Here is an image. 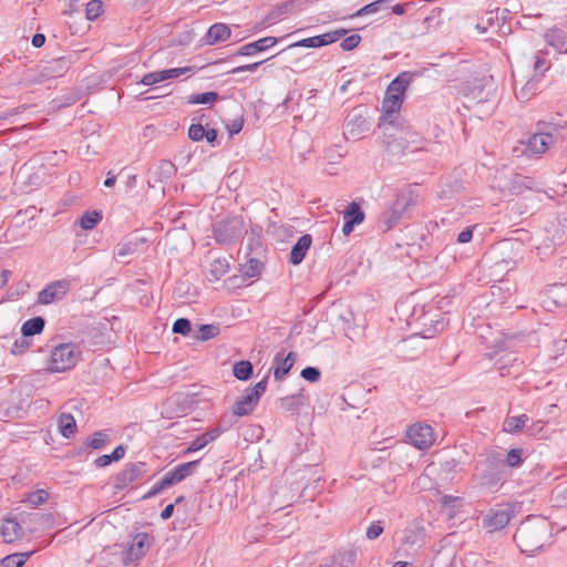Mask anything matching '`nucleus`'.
Masks as SVG:
<instances>
[{
	"label": "nucleus",
	"mask_w": 567,
	"mask_h": 567,
	"mask_svg": "<svg viewBox=\"0 0 567 567\" xmlns=\"http://www.w3.org/2000/svg\"><path fill=\"white\" fill-rule=\"evenodd\" d=\"M551 537L550 523L543 516H528L517 527L514 542L523 554L533 555Z\"/></svg>",
	"instance_id": "nucleus-1"
},
{
	"label": "nucleus",
	"mask_w": 567,
	"mask_h": 567,
	"mask_svg": "<svg viewBox=\"0 0 567 567\" xmlns=\"http://www.w3.org/2000/svg\"><path fill=\"white\" fill-rule=\"evenodd\" d=\"M507 474L502 454L491 452L476 463L474 480L482 488L494 493L506 482Z\"/></svg>",
	"instance_id": "nucleus-2"
},
{
	"label": "nucleus",
	"mask_w": 567,
	"mask_h": 567,
	"mask_svg": "<svg viewBox=\"0 0 567 567\" xmlns=\"http://www.w3.org/2000/svg\"><path fill=\"white\" fill-rule=\"evenodd\" d=\"M72 54H69L50 61H42L35 69L25 72L24 81L29 84H40L63 76L72 65Z\"/></svg>",
	"instance_id": "nucleus-3"
},
{
	"label": "nucleus",
	"mask_w": 567,
	"mask_h": 567,
	"mask_svg": "<svg viewBox=\"0 0 567 567\" xmlns=\"http://www.w3.org/2000/svg\"><path fill=\"white\" fill-rule=\"evenodd\" d=\"M343 134L347 140H360L371 128L369 109L364 105L353 107L346 116Z\"/></svg>",
	"instance_id": "nucleus-4"
},
{
	"label": "nucleus",
	"mask_w": 567,
	"mask_h": 567,
	"mask_svg": "<svg viewBox=\"0 0 567 567\" xmlns=\"http://www.w3.org/2000/svg\"><path fill=\"white\" fill-rule=\"evenodd\" d=\"M79 354L74 343H61L54 347L48 370L53 373L69 371L75 367Z\"/></svg>",
	"instance_id": "nucleus-5"
},
{
	"label": "nucleus",
	"mask_w": 567,
	"mask_h": 567,
	"mask_svg": "<svg viewBox=\"0 0 567 567\" xmlns=\"http://www.w3.org/2000/svg\"><path fill=\"white\" fill-rule=\"evenodd\" d=\"M245 233V223L241 216L227 217L214 225V237L218 244L228 245Z\"/></svg>",
	"instance_id": "nucleus-6"
},
{
	"label": "nucleus",
	"mask_w": 567,
	"mask_h": 567,
	"mask_svg": "<svg viewBox=\"0 0 567 567\" xmlns=\"http://www.w3.org/2000/svg\"><path fill=\"white\" fill-rule=\"evenodd\" d=\"M148 464L145 462H131L117 472L113 477V487L116 491L127 488L132 483L142 480L148 472Z\"/></svg>",
	"instance_id": "nucleus-7"
},
{
	"label": "nucleus",
	"mask_w": 567,
	"mask_h": 567,
	"mask_svg": "<svg viewBox=\"0 0 567 567\" xmlns=\"http://www.w3.org/2000/svg\"><path fill=\"white\" fill-rule=\"evenodd\" d=\"M513 517L514 511L509 505H496L484 515L482 524L493 533L503 529Z\"/></svg>",
	"instance_id": "nucleus-8"
},
{
	"label": "nucleus",
	"mask_w": 567,
	"mask_h": 567,
	"mask_svg": "<svg viewBox=\"0 0 567 567\" xmlns=\"http://www.w3.org/2000/svg\"><path fill=\"white\" fill-rule=\"evenodd\" d=\"M150 537V534L145 532L134 536L131 546L123 551L122 561L125 566L137 564L147 554L151 547Z\"/></svg>",
	"instance_id": "nucleus-9"
},
{
	"label": "nucleus",
	"mask_w": 567,
	"mask_h": 567,
	"mask_svg": "<svg viewBox=\"0 0 567 567\" xmlns=\"http://www.w3.org/2000/svg\"><path fill=\"white\" fill-rule=\"evenodd\" d=\"M70 288L71 281L66 278L52 281L38 293V302L50 305L60 301L65 297Z\"/></svg>",
	"instance_id": "nucleus-10"
},
{
	"label": "nucleus",
	"mask_w": 567,
	"mask_h": 567,
	"mask_svg": "<svg viewBox=\"0 0 567 567\" xmlns=\"http://www.w3.org/2000/svg\"><path fill=\"white\" fill-rule=\"evenodd\" d=\"M348 33V30L346 29H338L334 31H330L323 34L306 38L302 40H299L295 43H291L287 47V49H292L297 47L301 48H321L329 45L331 43L337 42L341 38H343Z\"/></svg>",
	"instance_id": "nucleus-11"
},
{
	"label": "nucleus",
	"mask_w": 567,
	"mask_h": 567,
	"mask_svg": "<svg viewBox=\"0 0 567 567\" xmlns=\"http://www.w3.org/2000/svg\"><path fill=\"white\" fill-rule=\"evenodd\" d=\"M408 436L419 450L429 449L434 442L433 429L429 424L415 423L409 427Z\"/></svg>",
	"instance_id": "nucleus-12"
},
{
	"label": "nucleus",
	"mask_w": 567,
	"mask_h": 567,
	"mask_svg": "<svg viewBox=\"0 0 567 567\" xmlns=\"http://www.w3.org/2000/svg\"><path fill=\"white\" fill-rule=\"evenodd\" d=\"M548 141V134L535 132L530 137H528L526 142H522V153L528 157L539 156L544 154L551 145V143Z\"/></svg>",
	"instance_id": "nucleus-13"
},
{
	"label": "nucleus",
	"mask_w": 567,
	"mask_h": 567,
	"mask_svg": "<svg viewBox=\"0 0 567 567\" xmlns=\"http://www.w3.org/2000/svg\"><path fill=\"white\" fill-rule=\"evenodd\" d=\"M297 359L295 352H289L287 355L284 352H278L272 360V365L269 371H274V378L276 381H282L289 371L292 369Z\"/></svg>",
	"instance_id": "nucleus-14"
},
{
	"label": "nucleus",
	"mask_w": 567,
	"mask_h": 567,
	"mask_svg": "<svg viewBox=\"0 0 567 567\" xmlns=\"http://www.w3.org/2000/svg\"><path fill=\"white\" fill-rule=\"evenodd\" d=\"M279 42V38L265 37L254 42L241 45L233 55L234 56H251L259 52H264Z\"/></svg>",
	"instance_id": "nucleus-15"
},
{
	"label": "nucleus",
	"mask_w": 567,
	"mask_h": 567,
	"mask_svg": "<svg viewBox=\"0 0 567 567\" xmlns=\"http://www.w3.org/2000/svg\"><path fill=\"white\" fill-rule=\"evenodd\" d=\"M417 193L411 187H406L398 193L391 207L406 215L411 207L417 204Z\"/></svg>",
	"instance_id": "nucleus-16"
},
{
	"label": "nucleus",
	"mask_w": 567,
	"mask_h": 567,
	"mask_svg": "<svg viewBox=\"0 0 567 567\" xmlns=\"http://www.w3.org/2000/svg\"><path fill=\"white\" fill-rule=\"evenodd\" d=\"M544 39L558 53H567V33L565 30L553 27L545 32Z\"/></svg>",
	"instance_id": "nucleus-17"
},
{
	"label": "nucleus",
	"mask_w": 567,
	"mask_h": 567,
	"mask_svg": "<svg viewBox=\"0 0 567 567\" xmlns=\"http://www.w3.org/2000/svg\"><path fill=\"white\" fill-rule=\"evenodd\" d=\"M357 559V553L353 549L339 550L331 557L321 563L318 567H352Z\"/></svg>",
	"instance_id": "nucleus-18"
},
{
	"label": "nucleus",
	"mask_w": 567,
	"mask_h": 567,
	"mask_svg": "<svg viewBox=\"0 0 567 567\" xmlns=\"http://www.w3.org/2000/svg\"><path fill=\"white\" fill-rule=\"evenodd\" d=\"M312 244V237L309 234L302 235L297 243L292 246L289 254V262L293 266H297L302 262L305 259L307 251L309 250Z\"/></svg>",
	"instance_id": "nucleus-19"
},
{
	"label": "nucleus",
	"mask_w": 567,
	"mask_h": 567,
	"mask_svg": "<svg viewBox=\"0 0 567 567\" xmlns=\"http://www.w3.org/2000/svg\"><path fill=\"white\" fill-rule=\"evenodd\" d=\"M0 535L4 543H12L23 536V528L14 518L3 519Z\"/></svg>",
	"instance_id": "nucleus-20"
},
{
	"label": "nucleus",
	"mask_w": 567,
	"mask_h": 567,
	"mask_svg": "<svg viewBox=\"0 0 567 567\" xmlns=\"http://www.w3.org/2000/svg\"><path fill=\"white\" fill-rule=\"evenodd\" d=\"M293 1H284L281 3L276 4L269 13L258 23L255 29L260 30L274 23L276 20L286 16L290 8L292 7Z\"/></svg>",
	"instance_id": "nucleus-21"
},
{
	"label": "nucleus",
	"mask_w": 567,
	"mask_h": 567,
	"mask_svg": "<svg viewBox=\"0 0 567 567\" xmlns=\"http://www.w3.org/2000/svg\"><path fill=\"white\" fill-rule=\"evenodd\" d=\"M258 400L246 389L244 394L234 403L233 410L238 416L250 414L257 406Z\"/></svg>",
	"instance_id": "nucleus-22"
},
{
	"label": "nucleus",
	"mask_w": 567,
	"mask_h": 567,
	"mask_svg": "<svg viewBox=\"0 0 567 567\" xmlns=\"http://www.w3.org/2000/svg\"><path fill=\"white\" fill-rule=\"evenodd\" d=\"M231 30L225 23H215L209 27L206 33V43L214 45L219 42H224L230 38Z\"/></svg>",
	"instance_id": "nucleus-23"
},
{
	"label": "nucleus",
	"mask_w": 567,
	"mask_h": 567,
	"mask_svg": "<svg viewBox=\"0 0 567 567\" xmlns=\"http://www.w3.org/2000/svg\"><path fill=\"white\" fill-rule=\"evenodd\" d=\"M246 259V262L240 265L241 277L249 279L260 276L264 262L259 259V256H249Z\"/></svg>",
	"instance_id": "nucleus-24"
},
{
	"label": "nucleus",
	"mask_w": 567,
	"mask_h": 567,
	"mask_svg": "<svg viewBox=\"0 0 567 567\" xmlns=\"http://www.w3.org/2000/svg\"><path fill=\"white\" fill-rule=\"evenodd\" d=\"M401 106H402L401 104H399L394 101L383 99V102H382L383 113L380 117L379 126H382L385 124L393 125L395 123L396 116L399 115Z\"/></svg>",
	"instance_id": "nucleus-25"
},
{
	"label": "nucleus",
	"mask_w": 567,
	"mask_h": 567,
	"mask_svg": "<svg viewBox=\"0 0 567 567\" xmlns=\"http://www.w3.org/2000/svg\"><path fill=\"white\" fill-rule=\"evenodd\" d=\"M45 327V319L41 316L33 317L23 322L21 327V334L27 338L40 334Z\"/></svg>",
	"instance_id": "nucleus-26"
},
{
	"label": "nucleus",
	"mask_w": 567,
	"mask_h": 567,
	"mask_svg": "<svg viewBox=\"0 0 567 567\" xmlns=\"http://www.w3.org/2000/svg\"><path fill=\"white\" fill-rule=\"evenodd\" d=\"M306 403V396L302 392L284 396L279 400L280 409L286 412L297 413Z\"/></svg>",
	"instance_id": "nucleus-27"
},
{
	"label": "nucleus",
	"mask_w": 567,
	"mask_h": 567,
	"mask_svg": "<svg viewBox=\"0 0 567 567\" xmlns=\"http://www.w3.org/2000/svg\"><path fill=\"white\" fill-rule=\"evenodd\" d=\"M414 74L408 71L398 74L388 86L389 92L404 95L406 87L412 82Z\"/></svg>",
	"instance_id": "nucleus-28"
},
{
	"label": "nucleus",
	"mask_w": 567,
	"mask_h": 567,
	"mask_svg": "<svg viewBox=\"0 0 567 567\" xmlns=\"http://www.w3.org/2000/svg\"><path fill=\"white\" fill-rule=\"evenodd\" d=\"M126 447L122 444L117 445L111 454H104L94 460V465L97 468L106 467L113 462H118L125 456Z\"/></svg>",
	"instance_id": "nucleus-29"
},
{
	"label": "nucleus",
	"mask_w": 567,
	"mask_h": 567,
	"mask_svg": "<svg viewBox=\"0 0 567 567\" xmlns=\"http://www.w3.org/2000/svg\"><path fill=\"white\" fill-rule=\"evenodd\" d=\"M110 442L107 430L96 431L92 433L84 442L83 449L101 450Z\"/></svg>",
	"instance_id": "nucleus-30"
},
{
	"label": "nucleus",
	"mask_w": 567,
	"mask_h": 567,
	"mask_svg": "<svg viewBox=\"0 0 567 567\" xmlns=\"http://www.w3.org/2000/svg\"><path fill=\"white\" fill-rule=\"evenodd\" d=\"M217 437H218V432L217 431L208 430L207 432L198 435L189 444V446L185 450V454H188V453H192V452H197V451L204 449L206 445H208L210 442H213Z\"/></svg>",
	"instance_id": "nucleus-31"
},
{
	"label": "nucleus",
	"mask_w": 567,
	"mask_h": 567,
	"mask_svg": "<svg viewBox=\"0 0 567 567\" xmlns=\"http://www.w3.org/2000/svg\"><path fill=\"white\" fill-rule=\"evenodd\" d=\"M59 429L65 439L72 437L78 431L74 416L71 413H62L59 417Z\"/></svg>",
	"instance_id": "nucleus-32"
},
{
	"label": "nucleus",
	"mask_w": 567,
	"mask_h": 567,
	"mask_svg": "<svg viewBox=\"0 0 567 567\" xmlns=\"http://www.w3.org/2000/svg\"><path fill=\"white\" fill-rule=\"evenodd\" d=\"M343 220H348L354 226L360 225L364 220V212L358 203L352 202L343 212Z\"/></svg>",
	"instance_id": "nucleus-33"
},
{
	"label": "nucleus",
	"mask_w": 567,
	"mask_h": 567,
	"mask_svg": "<svg viewBox=\"0 0 567 567\" xmlns=\"http://www.w3.org/2000/svg\"><path fill=\"white\" fill-rule=\"evenodd\" d=\"M218 324H200L197 330H194L192 338L198 341H207L219 334Z\"/></svg>",
	"instance_id": "nucleus-34"
},
{
	"label": "nucleus",
	"mask_w": 567,
	"mask_h": 567,
	"mask_svg": "<svg viewBox=\"0 0 567 567\" xmlns=\"http://www.w3.org/2000/svg\"><path fill=\"white\" fill-rule=\"evenodd\" d=\"M233 374L240 381H248L254 374V365L247 360L238 361L233 367Z\"/></svg>",
	"instance_id": "nucleus-35"
},
{
	"label": "nucleus",
	"mask_w": 567,
	"mask_h": 567,
	"mask_svg": "<svg viewBox=\"0 0 567 567\" xmlns=\"http://www.w3.org/2000/svg\"><path fill=\"white\" fill-rule=\"evenodd\" d=\"M529 417L526 414H520L517 416H507L504 421V431L508 433H518L523 430L525 424L528 422Z\"/></svg>",
	"instance_id": "nucleus-36"
},
{
	"label": "nucleus",
	"mask_w": 567,
	"mask_h": 567,
	"mask_svg": "<svg viewBox=\"0 0 567 567\" xmlns=\"http://www.w3.org/2000/svg\"><path fill=\"white\" fill-rule=\"evenodd\" d=\"M443 12L442 8H434L431 13L424 18L422 22V31L421 34L429 33L433 30H436L442 24V21L437 20V18Z\"/></svg>",
	"instance_id": "nucleus-37"
},
{
	"label": "nucleus",
	"mask_w": 567,
	"mask_h": 567,
	"mask_svg": "<svg viewBox=\"0 0 567 567\" xmlns=\"http://www.w3.org/2000/svg\"><path fill=\"white\" fill-rule=\"evenodd\" d=\"M32 553H14L0 559V567H22Z\"/></svg>",
	"instance_id": "nucleus-38"
},
{
	"label": "nucleus",
	"mask_w": 567,
	"mask_h": 567,
	"mask_svg": "<svg viewBox=\"0 0 567 567\" xmlns=\"http://www.w3.org/2000/svg\"><path fill=\"white\" fill-rule=\"evenodd\" d=\"M405 215L391 207L389 210L381 215L380 223L384 225L383 231H388L395 227L398 223L404 218Z\"/></svg>",
	"instance_id": "nucleus-39"
},
{
	"label": "nucleus",
	"mask_w": 567,
	"mask_h": 567,
	"mask_svg": "<svg viewBox=\"0 0 567 567\" xmlns=\"http://www.w3.org/2000/svg\"><path fill=\"white\" fill-rule=\"evenodd\" d=\"M405 215L391 207L389 210L381 215L380 223L384 225L383 231H388L395 227L398 223L404 218Z\"/></svg>",
	"instance_id": "nucleus-40"
},
{
	"label": "nucleus",
	"mask_w": 567,
	"mask_h": 567,
	"mask_svg": "<svg viewBox=\"0 0 567 567\" xmlns=\"http://www.w3.org/2000/svg\"><path fill=\"white\" fill-rule=\"evenodd\" d=\"M559 128H563V126L551 123V122L538 121L536 123V132L548 134V137H549L548 142L551 144H554L557 141V138H558L557 133H558Z\"/></svg>",
	"instance_id": "nucleus-41"
},
{
	"label": "nucleus",
	"mask_w": 567,
	"mask_h": 567,
	"mask_svg": "<svg viewBox=\"0 0 567 567\" xmlns=\"http://www.w3.org/2000/svg\"><path fill=\"white\" fill-rule=\"evenodd\" d=\"M390 1L391 0H375V1H372V2L363 6L362 8H360L354 13L350 14L349 18L353 19V18H358V17H363V16L377 13L378 11H380L383 8L384 4L389 3Z\"/></svg>",
	"instance_id": "nucleus-42"
},
{
	"label": "nucleus",
	"mask_w": 567,
	"mask_h": 567,
	"mask_svg": "<svg viewBox=\"0 0 567 567\" xmlns=\"http://www.w3.org/2000/svg\"><path fill=\"white\" fill-rule=\"evenodd\" d=\"M424 530L420 527H410L404 530V544L412 546H421L423 543Z\"/></svg>",
	"instance_id": "nucleus-43"
},
{
	"label": "nucleus",
	"mask_w": 567,
	"mask_h": 567,
	"mask_svg": "<svg viewBox=\"0 0 567 567\" xmlns=\"http://www.w3.org/2000/svg\"><path fill=\"white\" fill-rule=\"evenodd\" d=\"M219 94L214 91L204 93H196L188 96L187 102L189 104H212L219 100Z\"/></svg>",
	"instance_id": "nucleus-44"
},
{
	"label": "nucleus",
	"mask_w": 567,
	"mask_h": 567,
	"mask_svg": "<svg viewBox=\"0 0 567 567\" xmlns=\"http://www.w3.org/2000/svg\"><path fill=\"white\" fill-rule=\"evenodd\" d=\"M102 220V214L97 210L85 212L80 218L82 229H93Z\"/></svg>",
	"instance_id": "nucleus-45"
},
{
	"label": "nucleus",
	"mask_w": 567,
	"mask_h": 567,
	"mask_svg": "<svg viewBox=\"0 0 567 567\" xmlns=\"http://www.w3.org/2000/svg\"><path fill=\"white\" fill-rule=\"evenodd\" d=\"M239 416L237 414H235V411L231 410V412L229 413H224L217 424L216 427H213L210 429V431H217L218 432V436L228 431L234 424L237 423V419Z\"/></svg>",
	"instance_id": "nucleus-46"
},
{
	"label": "nucleus",
	"mask_w": 567,
	"mask_h": 567,
	"mask_svg": "<svg viewBox=\"0 0 567 567\" xmlns=\"http://www.w3.org/2000/svg\"><path fill=\"white\" fill-rule=\"evenodd\" d=\"M506 468L507 467H519L524 462V449L516 447L508 451L505 458H503Z\"/></svg>",
	"instance_id": "nucleus-47"
},
{
	"label": "nucleus",
	"mask_w": 567,
	"mask_h": 567,
	"mask_svg": "<svg viewBox=\"0 0 567 567\" xmlns=\"http://www.w3.org/2000/svg\"><path fill=\"white\" fill-rule=\"evenodd\" d=\"M229 270V264L226 259H216L210 264V276L215 280H219Z\"/></svg>",
	"instance_id": "nucleus-48"
},
{
	"label": "nucleus",
	"mask_w": 567,
	"mask_h": 567,
	"mask_svg": "<svg viewBox=\"0 0 567 567\" xmlns=\"http://www.w3.org/2000/svg\"><path fill=\"white\" fill-rule=\"evenodd\" d=\"M156 173L158 175V178L161 181L163 179H168L171 178L173 175H175L176 173V167L175 165L171 162V161H167V159H162L158 165H157V168H156Z\"/></svg>",
	"instance_id": "nucleus-49"
},
{
	"label": "nucleus",
	"mask_w": 567,
	"mask_h": 567,
	"mask_svg": "<svg viewBox=\"0 0 567 567\" xmlns=\"http://www.w3.org/2000/svg\"><path fill=\"white\" fill-rule=\"evenodd\" d=\"M31 346H32V341L29 338L23 337L21 334V338L17 339L12 343L10 352H11V354H13L16 357L22 355L31 348Z\"/></svg>",
	"instance_id": "nucleus-50"
},
{
	"label": "nucleus",
	"mask_w": 567,
	"mask_h": 567,
	"mask_svg": "<svg viewBox=\"0 0 567 567\" xmlns=\"http://www.w3.org/2000/svg\"><path fill=\"white\" fill-rule=\"evenodd\" d=\"M555 505L559 507L567 506V484L557 485L551 493Z\"/></svg>",
	"instance_id": "nucleus-51"
},
{
	"label": "nucleus",
	"mask_w": 567,
	"mask_h": 567,
	"mask_svg": "<svg viewBox=\"0 0 567 567\" xmlns=\"http://www.w3.org/2000/svg\"><path fill=\"white\" fill-rule=\"evenodd\" d=\"M172 331L176 334L188 336L193 333L192 322L187 318H178L173 323Z\"/></svg>",
	"instance_id": "nucleus-52"
},
{
	"label": "nucleus",
	"mask_w": 567,
	"mask_h": 567,
	"mask_svg": "<svg viewBox=\"0 0 567 567\" xmlns=\"http://www.w3.org/2000/svg\"><path fill=\"white\" fill-rule=\"evenodd\" d=\"M200 460L186 462L177 465L174 470L182 481H184L187 476H189L199 465Z\"/></svg>",
	"instance_id": "nucleus-53"
},
{
	"label": "nucleus",
	"mask_w": 567,
	"mask_h": 567,
	"mask_svg": "<svg viewBox=\"0 0 567 567\" xmlns=\"http://www.w3.org/2000/svg\"><path fill=\"white\" fill-rule=\"evenodd\" d=\"M49 498V493L44 489H38L28 494L25 502L33 507L44 504Z\"/></svg>",
	"instance_id": "nucleus-54"
},
{
	"label": "nucleus",
	"mask_w": 567,
	"mask_h": 567,
	"mask_svg": "<svg viewBox=\"0 0 567 567\" xmlns=\"http://www.w3.org/2000/svg\"><path fill=\"white\" fill-rule=\"evenodd\" d=\"M138 244L136 241H123L117 245L116 256L117 257H126L128 255H133L137 250Z\"/></svg>",
	"instance_id": "nucleus-55"
},
{
	"label": "nucleus",
	"mask_w": 567,
	"mask_h": 567,
	"mask_svg": "<svg viewBox=\"0 0 567 567\" xmlns=\"http://www.w3.org/2000/svg\"><path fill=\"white\" fill-rule=\"evenodd\" d=\"M246 250L245 257L260 256L264 252V247L259 238L250 237Z\"/></svg>",
	"instance_id": "nucleus-56"
},
{
	"label": "nucleus",
	"mask_w": 567,
	"mask_h": 567,
	"mask_svg": "<svg viewBox=\"0 0 567 567\" xmlns=\"http://www.w3.org/2000/svg\"><path fill=\"white\" fill-rule=\"evenodd\" d=\"M86 18L91 21L97 19L102 13V1L101 0H91L86 4Z\"/></svg>",
	"instance_id": "nucleus-57"
},
{
	"label": "nucleus",
	"mask_w": 567,
	"mask_h": 567,
	"mask_svg": "<svg viewBox=\"0 0 567 567\" xmlns=\"http://www.w3.org/2000/svg\"><path fill=\"white\" fill-rule=\"evenodd\" d=\"M205 131L200 121L198 123H192L188 128V137L194 142H200L204 138Z\"/></svg>",
	"instance_id": "nucleus-58"
},
{
	"label": "nucleus",
	"mask_w": 567,
	"mask_h": 567,
	"mask_svg": "<svg viewBox=\"0 0 567 567\" xmlns=\"http://www.w3.org/2000/svg\"><path fill=\"white\" fill-rule=\"evenodd\" d=\"M269 374H270V371L266 374V377L260 380L259 382H257L255 384V386L252 388H247V390L254 395L255 399H257L258 401L260 400L261 395L265 393L266 389H267V384H268V379H269Z\"/></svg>",
	"instance_id": "nucleus-59"
},
{
	"label": "nucleus",
	"mask_w": 567,
	"mask_h": 567,
	"mask_svg": "<svg viewBox=\"0 0 567 567\" xmlns=\"http://www.w3.org/2000/svg\"><path fill=\"white\" fill-rule=\"evenodd\" d=\"M300 375L309 382H317L321 378V371L316 367H306L301 370Z\"/></svg>",
	"instance_id": "nucleus-60"
},
{
	"label": "nucleus",
	"mask_w": 567,
	"mask_h": 567,
	"mask_svg": "<svg viewBox=\"0 0 567 567\" xmlns=\"http://www.w3.org/2000/svg\"><path fill=\"white\" fill-rule=\"evenodd\" d=\"M361 42V37L359 34H351L342 40L340 47L343 51H351L355 49Z\"/></svg>",
	"instance_id": "nucleus-61"
},
{
	"label": "nucleus",
	"mask_w": 567,
	"mask_h": 567,
	"mask_svg": "<svg viewBox=\"0 0 567 567\" xmlns=\"http://www.w3.org/2000/svg\"><path fill=\"white\" fill-rule=\"evenodd\" d=\"M163 81H164V79L162 76V71H154V72L144 74L141 80V83L143 85L148 86V85H154V84L163 82Z\"/></svg>",
	"instance_id": "nucleus-62"
},
{
	"label": "nucleus",
	"mask_w": 567,
	"mask_h": 567,
	"mask_svg": "<svg viewBox=\"0 0 567 567\" xmlns=\"http://www.w3.org/2000/svg\"><path fill=\"white\" fill-rule=\"evenodd\" d=\"M532 184H533L532 178L516 175L513 179V189H515L519 193V192H522V188L530 189Z\"/></svg>",
	"instance_id": "nucleus-63"
},
{
	"label": "nucleus",
	"mask_w": 567,
	"mask_h": 567,
	"mask_svg": "<svg viewBox=\"0 0 567 567\" xmlns=\"http://www.w3.org/2000/svg\"><path fill=\"white\" fill-rule=\"evenodd\" d=\"M383 526L381 525V522H373L368 528L365 536L368 539H377L382 533H383Z\"/></svg>",
	"instance_id": "nucleus-64"
}]
</instances>
